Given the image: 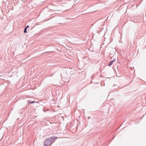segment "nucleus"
Here are the masks:
<instances>
[{
    "label": "nucleus",
    "mask_w": 146,
    "mask_h": 146,
    "mask_svg": "<svg viewBox=\"0 0 146 146\" xmlns=\"http://www.w3.org/2000/svg\"><path fill=\"white\" fill-rule=\"evenodd\" d=\"M29 27V25H27L24 29V32L25 33H27V28Z\"/></svg>",
    "instance_id": "2"
},
{
    "label": "nucleus",
    "mask_w": 146,
    "mask_h": 146,
    "mask_svg": "<svg viewBox=\"0 0 146 146\" xmlns=\"http://www.w3.org/2000/svg\"><path fill=\"white\" fill-rule=\"evenodd\" d=\"M114 62H113V61H111L109 63V64H108V65L109 66H110Z\"/></svg>",
    "instance_id": "3"
},
{
    "label": "nucleus",
    "mask_w": 146,
    "mask_h": 146,
    "mask_svg": "<svg viewBox=\"0 0 146 146\" xmlns=\"http://www.w3.org/2000/svg\"><path fill=\"white\" fill-rule=\"evenodd\" d=\"M35 103V102L34 101H32L29 102V103H30V104H32L34 103Z\"/></svg>",
    "instance_id": "4"
},
{
    "label": "nucleus",
    "mask_w": 146,
    "mask_h": 146,
    "mask_svg": "<svg viewBox=\"0 0 146 146\" xmlns=\"http://www.w3.org/2000/svg\"><path fill=\"white\" fill-rule=\"evenodd\" d=\"M112 61H113V62H115V61H116V60H115V58H114V59H113L112 60Z\"/></svg>",
    "instance_id": "5"
},
{
    "label": "nucleus",
    "mask_w": 146,
    "mask_h": 146,
    "mask_svg": "<svg viewBox=\"0 0 146 146\" xmlns=\"http://www.w3.org/2000/svg\"><path fill=\"white\" fill-rule=\"evenodd\" d=\"M56 138V137L54 136L46 138L43 143V145L45 146H50L55 141Z\"/></svg>",
    "instance_id": "1"
}]
</instances>
